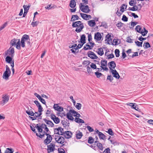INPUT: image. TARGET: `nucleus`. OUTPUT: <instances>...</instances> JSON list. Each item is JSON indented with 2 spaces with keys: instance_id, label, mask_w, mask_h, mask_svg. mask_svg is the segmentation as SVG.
<instances>
[{
  "instance_id": "69168bd1",
  "label": "nucleus",
  "mask_w": 153,
  "mask_h": 153,
  "mask_svg": "<svg viewBox=\"0 0 153 153\" xmlns=\"http://www.w3.org/2000/svg\"><path fill=\"white\" fill-rule=\"evenodd\" d=\"M39 100H40V101H41V102H42L43 104H44L45 105H46V106L47 107V105H46V102H45V100L44 99H43V98H42L41 97V98L40 99H39Z\"/></svg>"
},
{
  "instance_id": "b1692460",
  "label": "nucleus",
  "mask_w": 153,
  "mask_h": 153,
  "mask_svg": "<svg viewBox=\"0 0 153 153\" xmlns=\"http://www.w3.org/2000/svg\"><path fill=\"white\" fill-rule=\"evenodd\" d=\"M88 25L90 27H93L96 25L94 20H91L88 21Z\"/></svg>"
},
{
  "instance_id": "58836bf2",
  "label": "nucleus",
  "mask_w": 153,
  "mask_h": 153,
  "mask_svg": "<svg viewBox=\"0 0 153 153\" xmlns=\"http://www.w3.org/2000/svg\"><path fill=\"white\" fill-rule=\"evenodd\" d=\"M143 46L144 47L145 46L144 48H148L151 47L149 43L148 42H145L143 44Z\"/></svg>"
},
{
  "instance_id": "0eeeda50",
  "label": "nucleus",
  "mask_w": 153,
  "mask_h": 153,
  "mask_svg": "<svg viewBox=\"0 0 153 153\" xmlns=\"http://www.w3.org/2000/svg\"><path fill=\"white\" fill-rule=\"evenodd\" d=\"M14 53V48L13 47H10L7 51H5L6 55L11 56L12 57Z\"/></svg>"
},
{
  "instance_id": "c03bdc74",
  "label": "nucleus",
  "mask_w": 153,
  "mask_h": 153,
  "mask_svg": "<svg viewBox=\"0 0 153 153\" xmlns=\"http://www.w3.org/2000/svg\"><path fill=\"white\" fill-rule=\"evenodd\" d=\"M82 106V105L81 103H77L75 107L78 110H79L81 109Z\"/></svg>"
},
{
  "instance_id": "a19ab883",
  "label": "nucleus",
  "mask_w": 153,
  "mask_h": 153,
  "mask_svg": "<svg viewBox=\"0 0 153 153\" xmlns=\"http://www.w3.org/2000/svg\"><path fill=\"white\" fill-rule=\"evenodd\" d=\"M126 7L125 8V9H126L127 5H125V4H122V5L121 6L120 8V11L122 12V13L124 12V7Z\"/></svg>"
},
{
  "instance_id": "774afa93",
  "label": "nucleus",
  "mask_w": 153,
  "mask_h": 153,
  "mask_svg": "<svg viewBox=\"0 0 153 153\" xmlns=\"http://www.w3.org/2000/svg\"><path fill=\"white\" fill-rule=\"evenodd\" d=\"M138 7L136 5H134L132 7V11H137L138 10Z\"/></svg>"
},
{
  "instance_id": "f704fd0d",
  "label": "nucleus",
  "mask_w": 153,
  "mask_h": 153,
  "mask_svg": "<svg viewBox=\"0 0 153 153\" xmlns=\"http://www.w3.org/2000/svg\"><path fill=\"white\" fill-rule=\"evenodd\" d=\"M83 49L85 50H87L88 49L91 50L92 49V48L88 44V43H87L85 45V46L84 47Z\"/></svg>"
},
{
  "instance_id": "2f4dec72",
  "label": "nucleus",
  "mask_w": 153,
  "mask_h": 153,
  "mask_svg": "<svg viewBox=\"0 0 153 153\" xmlns=\"http://www.w3.org/2000/svg\"><path fill=\"white\" fill-rule=\"evenodd\" d=\"M98 54L100 56H102L104 54L103 50L102 48H98V51L97 52Z\"/></svg>"
},
{
  "instance_id": "ddd939ff",
  "label": "nucleus",
  "mask_w": 153,
  "mask_h": 153,
  "mask_svg": "<svg viewBox=\"0 0 153 153\" xmlns=\"http://www.w3.org/2000/svg\"><path fill=\"white\" fill-rule=\"evenodd\" d=\"M80 14L81 17L85 20H87L89 19H91V16L90 15H88L82 13H80Z\"/></svg>"
},
{
  "instance_id": "4468645a",
  "label": "nucleus",
  "mask_w": 153,
  "mask_h": 153,
  "mask_svg": "<svg viewBox=\"0 0 153 153\" xmlns=\"http://www.w3.org/2000/svg\"><path fill=\"white\" fill-rule=\"evenodd\" d=\"M23 7L24 9V12L23 14V17H25L29 10L30 6L28 5L27 6L26 5H24Z\"/></svg>"
},
{
  "instance_id": "4be33fe9",
  "label": "nucleus",
  "mask_w": 153,
  "mask_h": 153,
  "mask_svg": "<svg viewBox=\"0 0 153 153\" xmlns=\"http://www.w3.org/2000/svg\"><path fill=\"white\" fill-rule=\"evenodd\" d=\"M82 132L79 131H77L76 133V138L77 139H79L81 138L82 136Z\"/></svg>"
},
{
  "instance_id": "20e7f679",
  "label": "nucleus",
  "mask_w": 153,
  "mask_h": 153,
  "mask_svg": "<svg viewBox=\"0 0 153 153\" xmlns=\"http://www.w3.org/2000/svg\"><path fill=\"white\" fill-rule=\"evenodd\" d=\"M80 8L82 12L86 13H89L90 11L89 6L88 5L85 6L83 5L82 3H80Z\"/></svg>"
},
{
  "instance_id": "5fc2aeb1",
  "label": "nucleus",
  "mask_w": 153,
  "mask_h": 153,
  "mask_svg": "<svg viewBox=\"0 0 153 153\" xmlns=\"http://www.w3.org/2000/svg\"><path fill=\"white\" fill-rule=\"evenodd\" d=\"M38 24V22L37 21L36 22H32L31 25L33 27H34L37 26Z\"/></svg>"
},
{
  "instance_id": "c85d7f7f",
  "label": "nucleus",
  "mask_w": 153,
  "mask_h": 153,
  "mask_svg": "<svg viewBox=\"0 0 153 153\" xmlns=\"http://www.w3.org/2000/svg\"><path fill=\"white\" fill-rule=\"evenodd\" d=\"M51 119L53 120L55 123L56 124L59 123L60 122V119L58 117L53 118L52 117Z\"/></svg>"
},
{
  "instance_id": "f3484780",
  "label": "nucleus",
  "mask_w": 153,
  "mask_h": 153,
  "mask_svg": "<svg viewBox=\"0 0 153 153\" xmlns=\"http://www.w3.org/2000/svg\"><path fill=\"white\" fill-rule=\"evenodd\" d=\"M43 120L47 124L49 125V127L51 126L52 127L54 126V124L51 121L48 120L46 119H43Z\"/></svg>"
},
{
  "instance_id": "bb28decb",
  "label": "nucleus",
  "mask_w": 153,
  "mask_h": 153,
  "mask_svg": "<svg viewBox=\"0 0 153 153\" xmlns=\"http://www.w3.org/2000/svg\"><path fill=\"white\" fill-rule=\"evenodd\" d=\"M74 121L77 123H84V121L79 118L76 117L75 118Z\"/></svg>"
},
{
  "instance_id": "37998d69",
  "label": "nucleus",
  "mask_w": 153,
  "mask_h": 153,
  "mask_svg": "<svg viewBox=\"0 0 153 153\" xmlns=\"http://www.w3.org/2000/svg\"><path fill=\"white\" fill-rule=\"evenodd\" d=\"M106 132L108 133L109 134L113 136L114 135V133L111 128H109L108 130V131H106Z\"/></svg>"
},
{
  "instance_id": "7c9ffc66",
  "label": "nucleus",
  "mask_w": 153,
  "mask_h": 153,
  "mask_svg": "<svg viewBox=\"0 0 153 153\" xmlns=\"http://www.w3.org/2000/svg\"><path fill=\"white\" fill-rule=\"evenodd\" d=\"M12 61V58L10 56H7L6 59L5 61L7 63H11V62Z\"/></svg>"
},
{
  "instance_id": "6e6552de",
  "label": "nucleus",
  "mask_w": 153,
  "mask_h": 153,
  "mask_svg": "<svg viewBox=\"0 0 153 153\" xmlns=\"http://www.w3.org/2000/svg\"><path fill=\"white\" fill-rule=\"evenodd\" d=\"M15 39L12 40L10 42V43L12 46H16V48L18 49H19V39L17 40Z\"/></svg>"
},
{
  "instance_id": "a18cd8bd",
  "label": "nucleus",
  "mask_w": 153,
  "mask_h": 153,
  "mask_svg": "<svg viewBox=\"0 0 153 153\" xmlns=\"http://www.w3.org/2000/svg\"><path fill=\"white\" fill-rule=\"evenodd\" d=\"M135 43L137 45L138 47H142V45L143 43V42H139L137 41H135Z\"/></svg>"
},
{
  "instance_id": "052dcab7",
  "label": "nucleus",
  "mask_w": 153,
  "mask_h": 153,
  "mask_svg": "<svg viewBox=\"0 0 153 153\" xmlns=\"http://www.w3.org/2000/svg\"><path fill=\"white\" fill-rule=\"evenodd\" d=\"M90 66L92 68L94 69H95L97 68V66L95 64H94V63H92L90 65Z\"/></svg>"
},
{
  "instance_id": "9d476101",
  "label": "nucleus",
  "mask_w": 153,
  "mask_h": 153,
  "mask_svg": "<svg viewBox=\"0 0 153 153\" xmlns=\"http://www.w3.org/2000/svg\"><path fill=\"white\" fill-rule=\"evenodd\" d=\"M110 70H113L116 67V64L114 61H111L109 62L108 64Z\"/></svg>"
},
{
  "instance_id": "79ce46f5",
  "label": "nucleus",
  "mask_w": 153,
  "mask_h": 153,
  "mask_svg": "<svg viewBox=\"0 0 153 153\" xmlns=\"http://www.w3.org/2000/svg\"><path fill=\"white\" fill-rule=\"evenodd\" d=\"M94 140L93 138L91 137H90L88 138V143L89 144H92L94 142Z\"/></svg>"
},
{
  "instance_id": "0e129e2a",
  "label": "nucleus",
  "mask_w": 153,
  "mask_h": 153,
  "mask_svg": "<svg viewBox=\"0 0 153 153\" xmlns=\"http://www.w3.org/2000/svg\"><path fill=\"white\" fill-rule=\"evenodd\" d=\"M133 40L129 37H128L127 38L126 42L128 43H131L133 42Z\"/></svg>"
},
{
  "instance_id": "412c9836",
  "label": "nucleus",
  "mask_w": 153,
  "mask_h": 153,
  "mask_svg": "<svg viewBox=\"0 0 153 153\" xmlns=\"http://www.w3.org/2000/svg\"><path fill=\"white\" fill-rule=\"evenodd\" d=\"M76 5L75 0H71L70 1L69 6L72 8H74Z\"/></svg>"
},
{
  "instance_id": "6ab92c4d",
  "label": "nucleus",
  "mask_w": 153,
  "mask_h": 153,
  "mask_svg": "<svg viewBox=\"0 0 153 153\" xmlns=\"http://www.w3.org/2000/svg\"><path fill=\"white\" fill-rule=\"evenodd\" d=\"M2 102L1 103L2 105H4L6 102H7L9 100V97L6 95L3 97Z\"/></svg>"
},
{
  "instance_id": "49530a36",
  "label": "nucleus",
  "mask_w": 153,
  "mask_h": 153,
  "mask_svg": "<svg viewBox=\"0 0 153 153\" xmlns=\"http://www.w3.org/2000/svg\"><path fill=\"white\" fill-rule=\"evenodd\" d=\"M138 24V22H131V26H132V27H130V28L131 29L133 27H134L136 25H137Z\"/></svg>"
},
{
  "instance_id": "423d86ee",
  "label": "nucleus",
  "mask_w": 153,
  "mask_h": 153,
  "mask_svg": "<svg viewBox=\"0 0 153 153\" xmlns=\"http://www.w3.org/2000/svg\"><path fill=\"white\" fill-rule=\"evenodd\" d=\"M55 145L52 143H50V145L47 146V153L53 152L55 150Z\"/></svg>"
},
{
  "instance_id": "39448f33",
  "label": "nucleus",
  "mask_w": 153,
  "mask_h": 153,
  "mask_svg": "<svg viewBox=\"0 0 153 153\" xmlns=\"http://www.w3.org/2000/svg\"><path fill=\"white\" fill-rule=\"evenodd\" d=\"M107 62L106 60L104 59L102 60L100 62L101 66L100 67L104 70L106 71L108 70V68L106 66L107 65Z\"/></svg>"
},
{
  "instance_id": "6e6d98bb",
  "label": "nucleus",
  "mask_w": 153,
  "mask_h": 153,
  "mask_svg": "<svg viewBox=\"0 0 153 153\" xmlns=\"http://www.w3.org/2000/svg\"><path fill=\"white\" fill-rule=\"evenodd\" d=\"M7 22H6L0 27V31L3 29L7 26Z\"/></svg>"
},
{
  "instance_id": "2eb2a0df",
  "label": "nucleus",
  "mask_w": 153,
  "mask_h": 153,
  "mask_svg": "<svg viewBox=\"0 0 153 153\" xmlns=\"http://www.w3.org/2000/svg\"><path fill=\"white\" fill-rule=\"evenodd\" d=\"M102 38V35L99 32H97L94 35V39L97 41H100L101 40Z\"/></svg>"
},
{
  "instance_id": "4c0bfd02",
  "label": "nucleus",
  "mask_w": 153,
  "mask_h": 153,
  "mask_svg": "<svg viewBox=\"0 0 153 153\" xmlns=\"http://www.w3.org/2000/svg\"><path fill=\"white\" fill-rule=\"evenodd\" d=\"M120 51L118 49H116L114 51V53L116 56V57H118L120 56Z\"/></svg>"
},
{
  "instance_id": "13d9d810",
  "label": "nucleus",
  "mask_w": 153,
  "mask_h": 153,
  "mask_svg": "<svg viewBox=\"0 0 153 153\" xmlns=\"http://www.w3.org/2000/svg\"><path fill=\"white\" fill-rule=\"evenodd\" d=\"M107 79V80H109L111 82L114 79L111 76V75H108Z\"/></svg>"
},
{
  "instance_id": "1a4fd4ad",
  "label": "nucleus",
  "mask_w": 153,
  "mask_h": 153,
  "mask_svg": "<svg viewBox=\"0 0 153 153\" xmlns=\"http://www.w3.org/2000/svg\"><path fill=\"white\" fill-rule=\"evenodd\" d=\"M87 54L88 56L92 59H97L98 58L94 53L91 51H88Z\"/></svg>"
},
{
  "instance_id": "3c124183",
  "label": "nucleus",
  "mask_w": 153,
  "mask_h": 153,
  "mask_svg": "<svg viewBox=\"0 0 153 153\" xmlns=\"http://www.w3.org/2000/svg\"><path fill=\"white\" fill-rule=\"evenodd\" d=\"M122 20L123 21L126 22L128 21V18L124 15L123 16Z\"/></svg>"
},
{
  "instance_id": "72a5a7b5",
  "label": "nucleus",
  "mask_w": 153,
  "mask_h": 153,
  "mask_svg": "<svg viewBox=\"0 0 153 153\" xmlns=\"http://www.w3.org/2000/svg\"><path fill=\"white\" fill-rule=\"evenodd\" d=\"M142 27L140 25H138L136 27L135 30L138 33H140L142 30H141Z\"/></svg>"
},
{
  "instance_id": "cd10ccee",
  "label": "nucleus",
  "mask_w": 153,
  "mask_h": 153,
  "mask_svg": "<svg viewBox=\"0 0 153 153\" xmlns=\"http://www.w3.org/2000/svg\"><path fill=\"white\" fill-rule=\"evenodd\" d=\"M98 136L100 139H102V140H105L106 137V136L102 132L101 133H100V134Z\"/></svg>"
},
{
  "instance_id": "864d4df0",
  "label": "nucleus",
  "mask_w": 153,
  "mask_h": 153,
  "mask_svg": "<svg viewBox=\"0 0 153 153\" xmlns=\"http://www.w3.org/2000/svg\"><path fill=\"white\" fill-rule=\"evenodd\" d=\"M87 71L89 74H91L92 73V70L90 67L89 66H87Z\"/></svg>"
},
{
  "instance_id": "bf43d9fd",
  "label": "nucleus",
  "mask_w": 153,
  "mask_h": 153,
  "mask_svg": "<svg viewBox=\"0 0 153 153\" xmlns=\"http://www.w3.org/2000/svg\"><path fill=\"white\" fill-rule=\"evenodd\" d=\"M68 112L69 113H70L71 114H72V115L73 114L74 115L76 114L77 113V112L76 111L73 110H70Z\"/></svg>"
},
{
  "instance_id": "e433bc0d",
  "label": "nucleus",
  "mask_w": 153,
  "mask_h": 153,
  "mask_svg": "<svg viewBox=\"0 0 153 153\" xmlns=\"http://www.w3.org/2000/svg\"><path fill=\"white\" fill-rule=\"evenodd\" d=\"M51 140H50V139H48V138H46L44 140L43 142L45 145H47L51 142Z\"/></svg>"
},
{
  "instance_id": "dca6fc26",
  "label": "nucleus",
  "mask_w": 153,
  "mask_h": 153,
  "mask_svg": "<svg viewBox=\"0 0 153 153\" xmlns=\"http://www.w3.org/2000/svg\"><path fill=\"white\" fill-rule=\"evenodd\" d=\"M61 123H62L64 127L66 128L67 126L68 127L69 126L70 123L69 121L66 119V120H62Z\"/></svg>"
},
{
  "instance_id": "aec40b11",
  "label": "nucleus",
  "mask_w": 153,
  "mask_h": 153,
  "mask_svg": "<svg viewBox=\"0 0 153 153\" xmlns=\"http://www.w3.org/2000/svg\"><path fill=\"white\" fill-rule=\"evenodd\" d=\"M94 143H97V146L99 149L101 150H103V148L102 143H100V142L98 141H95Z\"/></svg>"
},
{
  "instance_id": "5701e85b",
  "label": "nucleus",
  "mask_w": 153,
  "mask_h": 153,
  "mask_svg": "<svg viewBox=\"0 0 153 153\" xmlns=\"http://www.w3.org/2000/svg\"><path fill=\"white\" fill-rule=\"evenodd\" d=\"M10 73L9 72L5 71L3 75V77L5 79H8L9 76H10Z\"/></svg>"
},
{
  "instance_id": "de8ad7c7",
  "label": "nucleus",
  "mask_w": 153,
  "mask_h": 153,
  "mask_svg": "<svg viewBox=\"0 0 153 153\" xmlns=\"http://www.w3.org/2000/svg\"><path fill=\"white\" fill-rule=\"evenodd\" d=\"M60 106L58 105V104H55L53 106V108L55 110L58 111V110H59V107Z\"/></svg>"
},
{
  "instance_id": "a211bd4d",
  "label": "nucleus",
  "mask_w": 153,
  "mask_h": 153,
  "mask_svg": "<svg viewBox=\"0 0 153 153\" xmlns=\"http://www.w3.org/2000/svg\"><path fill=\"white\" fill-rule=\"evenodd\" d=\"M79 42H81L83 44L86 43V36L84 34H82L81 36L80 41H79Z\"/></svg>"
},
{
  "instance_id": "338daca9",
  "label": "nucleus",
  "mask_w": 153,
  "mask_h": 153,
  "mask_svg": "<svg viewBox=\"0 0 153 153\" xmlns=\"http://www.w3.org/2000/svg\"><path fill=\"white\" fill-rule=\"evenodd\" d=\"M107 56H109L108 58H107L108 59H112L114 57V55L112 53L110 54L109 55H108Z\"/></svg>"
},
{
  "instance_id": "ea45409f",
  "label": "nucleus",
  "mask_w": 153,
  "mask_h": 153,
  "mask_svg": "<svg viewBox=\"0 0 153 153\" xmlns=\"http://www.w3.org/2000/svg\"><path fill=\"white\" fill-rule=\"evenodd\" d=\"M95 74L96 76L97 77V78H100L103 75L100 72H98V71H97L95 72Z\"/></svg>"
},
{
  "instance_id": "f257e3e1",
  "label": "nucleus",
  "mask_w": 153,
  "mask_h": 153,
  "mask_svg": "<svg viewBox=\"0 0 153 153\" xmlns=\"http://www.w3.org/2000/svg\"><path fill=\"white\" fill-rule=\"evenodd\" d=\"M72 26L73 27H77L75 30V31L78 33L80 32L84 27L83 24L80 21L73 22Z\"/></svg>"
},
{
  "instance_id": "c9c22d12",
  "label": "nucleus",
  "mask_w": 153,
  "mask_h": 153,
  "mask_svg": "<svg viewBox=\"0 0 153 153\" xmlns=\"http://www.w3.org/2000/svg\"><path fill=\"white\" fill-rule=\"evenodd\" d=\"M58 129L59 132V134H60V135H63L65 134L64 132V129L63 128H62L60 127H59L58 128Z\"/></svg>"
},
{
  "instance_id": "603ef678",
  "label": "nucleus",
  "mask_w": 153,
  "mask_h": 153,
  "mask_svg": "<svg viewBox=\"0 0 153 153\" xmlns=\"http://www.w3.org/2000/svg\"><path fill=\"white\" fill-rule=\"evenodd\" d=\"M106 37L107 38V39L106 40L108 39L107 42H109L112 41V39H111V36L109 34H108L106 36Z\"/></svg>"
},
{
  "instance_id": "c756f323",
  "label": "nucleus",
  "mask_w": 153,
  "mask_h": 153,
  "mask_svg": "<svg viewBox=\"0 0 153 153\" xmlns=\"http://www.w3.org/2000/svg\"><path fill=\"white\" fill-rule=\"evenodd\" d=\"M79 17L78 16L76 15H73L72 16V17L71 19V21H74L76 20H78L79 19Z\"/></svg>"
},
{
  "instance_id": "f8f14e48",
  "label": "nucleus",
  "mask_w": 153,
  "mask_h": 153,
  "mask_svg": "<svg viewBox=\"0 0 153 153\" xmlns=\"http://www.w3.org/2000/svg\"><path fill=\"white\" fill-rule=\"evenodd\" d=\"M111 73L114 77L117 79H119L120 76L116 70H111Z\"/></svg>"
},
{
  "instance_id": "e2e57ef3",
  "label": "nucleus",
  "mask_w": 153,
  "mask_h": 153,
  "mask_svg": "<svg viewBox=\"0 0 153 153\" xmlns=\"http://www.w3.org/2000/svg\"><path fill=\"white\" fill-rule=\"evenodd\" d=\"M51 110L50 108H48L46 112V114L47 117L49 116V115L51 113Z\"/></svg>"
},
{
  "instance_id": "a878e982",
  "label": "nucleus",
  "mask_w": 153,
  "mask_h": 153,
  "mask_svg": "<svg viewBox=\"0 0 153 153\" xmlns=\"http://www.w3.org/2000/svg\"><path fill=\"white\" fill-rule=\"evenodd\" d=\"M72 114L69 112H68L66 114V117L69 120L73 121L74 120V117L72 116Z\"/></svg>"
},
{
  "instance_id": "09e8293b",
  "label": "nucleus",
  "mask_w": 153,
  "mask_h": 153,
  "mask_svg": "<svg viewBox=\"0 0 153 153\" xmlns=\"http://www.w3.org/2000/svg\"><path fill=\"white\" fill-rule=\"evenodd\" d=\"M54 134H58L60 135L59 131L57 128H55L54 129Z\"/></svg>"
},
{
  "instance_id": "4d7b16f0",
  "label": "nucleus",
  "mask_w": 153,
  "mask_h": 153,
  "mask_svg": "<svg viewBox=\"0 0 153 153\" xmlns=\"http://www.w3.org/2000/svg\"><path fill=\"white\" fill-rule=\"evenodd\" d=\"M123 24H123V23H122L121 22H120L117 23L116 25L117 27L120 28L121 27L123 26Z\"/></svg>"
},
{
  "instance_id": "393cba45",
  "label": "nucleus",
  "mask_w": 153,
  "mask_h": 153,
  "mask_svg": "<svg viewBox=\"0 0 153 153\" xmlns=\"http://www.w3.org/2000/svg\"><path fill=\"white\" fill-rule=\"evenodd\" d=\"M26 113L29 115L34 116V114L31 109L30 110L28 108V110L26 111Z\"/></svg>"
},
{
  "instance_id": "9b49d317",
  "label": "nucleus",
  "mask_w": 153,
  "mask_h": 153,
  "mask_svg": "<svg viewBox=\"0 0 153 153\" xmlns=\"http://www.w3.org/2000/svg\"><path fill=\"white\" fill-rule=\"evenodd\" d=\"M64 136L66 138L68 139L71 137L72 133L71 131H67L64 132Z\"/></svg>"
},
{
  "instance_id": "7ed1b4c3",
  "label": "nucleus",
  "mask_w": 153,
  "mask_h": 153,
  "mask_svg": "<svg viewBox=\"0 0 153 153\" xmlns=\"http://www.w3.org/2000/svg\"><path fill=\"white\" fill-rule=\"evenodd\" d=\"M27 40H30L29 36L27 34L23 35L22 38L21 42L20 41V47L21 46L23 48L24 47L25 44V42Z\"/></svg>"
},
{
  "instance_id": "473e14b6",
  "label": "nucleus",
  "mask_w": 153,
  "mask_h": 153,
  "mask_svg": "<svg viewBox=\"0 0 153 153\" xmlns=\"http://www.w3.org/2000/svg\"><path fill=\"white\" fill-rule=\"evenodd\" d=\"M36 128L37 129L38 131L39 132H42L43 131L42 128L40 126H39L38 124H37L35 126Z\"/></svg>"
},
{
  "instance_id": "8fccbe9b",
  "label": "nucleus",
  "mask_w": 153,
  "mask_h": 153,
  "mask_svg": "<svg viewBox=\"0 0 153 153\" xmlns=\"http://www.w3.org/2000/svg\"><path fill=\"white\" fill-rule=\"evenodd\" d=\"M110 149L109 148H108L106 149H105V150L102 153L100 152V153H110Z\"/></svg>"
},
{
  "instance_id": "680f3d73",
  "label": "nucleus",
  "mask_w": 153,
  "mask_h": 153,
  "mask_svg": "<svg viewBox=\"0 0 153 153\" xmlns=\"http://www.w3.org/2000/svg\"><path fill=\"white\" fill-rule=\"evenodd\" d=\"M86 128H87L88 131L90 132H92L94 131L93 129L91 126H86Z\"/></svg>"
},
{
  "instance_id": "f03ea898",
  "label": "nucleus",
  "mask_w": 153,
  "mask_h": 153,
  "mask_svg": "<svg viewBox=\"0 0 153 153\" xmlns=\"http://www.w3.org/2000/svg\"><path fill=\"white\" fill-rule=\"evenodd\" d=\"M53 137H54V139L56 142L60 144L63 143L65 142V139L64 137L61 136L60 135H54Z\"/></svg>"
}]
</instances>
